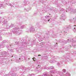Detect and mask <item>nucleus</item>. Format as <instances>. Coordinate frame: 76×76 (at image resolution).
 <instances>
[{
	"label": "nucleus",
	"instance_id": "obj_6",
	"mask_svg": "<svg viewBox=\"0 0 76 76\" xmlns=\"http://www.w3.org/2000/svg\"><path fill=\"white\" fill-rule=\"evenodd\" d=\"M12 57H13V56H12Z\"/></svg>",
	"mask_w": 76,
	"mask_h": 76
},
{
	"label": "nucleus",
	"instance_id": "obj_5",
	"mask_svg": "<svg viewBox=\"0 0 76 76\" xmlns=\"http://www.w3.org/2000/svg\"><path fill=\"white\" fill-rule=\"evenodd\" d=\"M74 29H75V28H74Z\"/></svg>",
	"mask_w": 76,
	"mask_h": 76
},
{
	"label": "nucleus",
	"instance_id": "obj_1",
	"mask_svg": "<svg viewBox=\"0 0 76 76\" xmlns=\"http://www.w3.org/2000/svg\"><path fill=\"white\" fill-rule=\"evenodd\" d=\"M41 56V55H38V56Z\"/></svg>",
	"mask_w": 76,
	"mask_h": 76
},
{
	"label": "nucleus",
	"instance_id": "obj_3",
	"mask_svg": "<svg viewBox=\"0 0 76 76\" xmlns=\"http://www.w3.org/2000/svg\"><path fill=\"white\" fill-rule=\"evenodd\" d=\"M74 26H76V25H75Z\"/></svg>",
	"mask_w": 76,
	"mask_h": 76
},
{
	"label": "nucleus",
	"instance_id": "obj_2",
	"mask_svg": "<svg viewBox=\"0 0 76 76\" xmlns=\"http://www.w3.org/2000/svg\"><path fill=\"white\" fill-rule=\"evenodd\" d=\"M48 21H50V19H49L48 20Z\"/></svg>",
	"mask_w": 76,
	"mask_h": 76
},
{
	"label": "nucleus",
	"instance_id": "obj_4",
	"mask_svg": "<svg viewBox=\"0 0 76 76\" xmlns=\"http://www.w3.org/2000/svg\"><path fill=\"white\" fill-rule=\"evenodd\" d=\"M19 59V60H20V58Z\"/></svg>",
	"mask_w": 76,
	"mask_h": 76
}]
</instances>
